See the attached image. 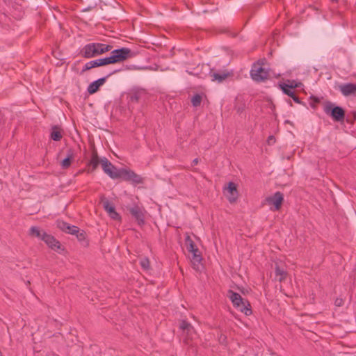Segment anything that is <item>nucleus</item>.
I'll list each match as a JSON object with an SVG mask.
<instances>
[{"label":"nucleus","mask_w":356,"mask_h":356,"mask_svg":"<svg viewBox=\"0 0 356 356\" xmlns=\"http://www.w3.org/2000/svg\"><path fill=\"white\" fill-rule=\"evenodd\" d=\"M103 171L112 179H122L134 183H140L141 177L127 168H117L106 157L100 159Z\"/></svg>","instance_id":"obj_1"},{"label":"nucleus","mask_w":356,"mask_h":356,"mask_svg":"<svg viewBox=\"0 0 356 356\" xmlns=\"http://www.w3.org/2000/svg\"><path fill=\"white\" fill-rule=\"evenodd\" d=\"M112 47L102 43H90L83 47L81 54L85 58H92L111 50Z\"/></svg>","instance_id":"obj_2"},{"label":"nucleus","mask_w":356,"mask_h":356,"mask_svg":"<svg viewBox=\"0 0 356 356\" xmlns=\"http://www.w3.org/2000/svg\"><path fill=\"white\" fill-rule=\"evenodd\" d=\"M131 51L128 48H120L113 50L111 56L106 58H101V63L102 65L108 64H113L122 62L131 56Z\"/></svg>","instance_id":"obj_3"},{"label":"nucleus","mask_w":356,"mask_h":356,"mask_svg":"<svg viewBox=\"0 0 356 356\" xmlns=\"http://www.w3.org/2000/svg\"><path fill=\"white\" fill-rule=\"evenodd\" d=\"M227 296L236 309H239L241 312H248L251 310L250 304L247 303L240 294L232 291H229Z\"/></svg>","instance_id":"obj_4"},{"label":"nucleus","mask_w":356,"mask_h":356,"mask_svg":"<svg viewBox=\"0 0 356 356\" xmlns=\"http://www.w3.org/2000/svg\"><path fill=\"white\" fill-rule=\"evenodd\" d=\"M250 75L253 80L262 81L270 76V72L265 67L254 65L250 71Z\"/></svg>","instance_id":"obj_5"},{"label":"nucleus","mask_w":356,"mask_h":356,"mask_svg":"<svg viewBox=\"0 0 356 356\" xmlns=\"http://www.w3.org/2000/svg\"><path fill=\"white\" fill-rule=\"evenodd\" d=\"M58 227L59 229L68 234L76 235L79 241L83 240L85 238V235L83 233L79 234V229L76 226L70 225L64 221H58Z\"/></svg>","instance_id":"obj_6"},{"label":"nucleus","mask_w":356,"mask_h":356,"mask_svg":"<svg viewBox=\"0 0 356 356\" xmlns=\"http://www.w3.org/2000/svg\"><path fill=\"white\" fill-rule=\"evenodd\" d=\"M325 112L337 122L342 121L345 117V113L342 108L339 106L333 107L332 104L325 106Z\"/></svg>","instance_id":"obj_7"},{"label":"nucleus","mask_w":356,"mask_h":356,"mask_svg":"<svg viewBox=\"0 0 356 356\" xmlns=\"http://www.w3.org/2000/svg\"><path fill=\"white\" fill-rule=\"evenodd\" d=\"M266 201L269 205L273 206L274 210H278L283 201V195L281 193L277 192L273 195L266 198Z\"/></svg>","instance_id":"obj_8"},{"label":"nucleus","mask_w":356,"mask_h":356,"mask_svg":"<svg viewBox=\"0 0 356 356\" xmlns=\"http://www.w3.org/2000/svg\"><path fill=\"white\" fill-rule=\"evenodd\" d=\"M41 240L51 248L54 250H58L60 248L59 242L52 236L47 234L46 232L42 233Z\"/></svg>","instance_id":"obj_9"},{"label":"nucleus","mask_w":356,"mask_h":356,"mask_svg":"<svg viewBox=\"0 0 356 356\" xmlns=\"http://www.w3.org/2000/svg\"><path fill=\"white\" fill-rule=\"evenodd\" d=\"M224 193L230 202L236 201L238 197V192L235 184L229 182L227 187L225 188Z\"/></svg>","instance_id":"obj_10"},{"label":"nucleus","mask_w":356,"mask_h":356,"mask_svg":"<svg viewBox=\"0 0 356 356\" xmlns=\"http://www.w3.org/2000/svg\"><path fill=\"white\" fill-rule=\"evenodd\" d=\"M189 258L193 266V268L200 270L201 267V261H202V256L199 251L197 250L195 252H192L190 253Z\"/></svg>","instance_id":"obj_11"},{"label":"nucleus","mask_w":356,"mask_h":356,"mask_svg":"<svg viewBox=\"0 0 356 356\" xmlns=\"http://www.w3.org/2000/svg\"><path fill=\"white\" fill-rule=\"evenodd\" d=\"M107 77H108V76L106 77L100 78L97 80L92 81L91 83H90L87 88V91L88 92V93L89 94L95 93L99 90V88L104 84Z\"/></svg>","instance_id":"obj_12"},{"label":"nucleus","mask_w":356,"mask_h":356,"mask_svg":"<svg viewBox=\"0 0 356 356\" xmlns=\"http://www.w3.org/2000/svg\"><path fill=\"white\" fill-rule=\"evenodd\" d=\"M286 276L284 265L282 262H275V279L280 282L283 281Z\"/></svg>","instance_id":"obj_13"},{"label":"nucleus","mask_w":356,"mask_h":356,"mask_svg":"<svg viewBox=\"0 0 356 356\" xmlns=\"http://www.w3.org/2000/svg\"><path fill=\"white\" fill-rule=\"evenodd\" d=\"M339 90L344 96H349L356 92V85L353 83H346L339 86Z\"/></svg>","instance_id":"obj_14"},{"label":"nucleus","mask_w":356,"mask_h":356,"mask_svg":"<svg viewBox=\"0 0 356 356\" xmlns=\"http://www.w3.org/2000/svg\"><path fill=\"white\" fill-rule=\"evenodd\" d=\"M131 213L137 220L138 224L144 222V213L143 211L138 207H134L131 209Z\"/></svg>","instance_id":"obj_15"},{"label":"nucleus","mask_w":356,"mask_h":356,"mask_svg":"<svg viewBox=\"0 0 356 356\" xmlns=\"http://www.w3.org/2000/svg\"><path fill=\"white\" fill-rule=\"evenodd\" d=\"M180 328L182 330L183 335L186 337V338L193 332V327L191 326L189 323L185 321H182L180 323Z\"/></svg>","instance_id":"obj_16"},{"label":"nucleus","mask_w":356,"mask_h":356,"mask_svg":"<svg viewBox=\"0 0 356 356\" xmlns=\"http://www.w3.org/2000/svg\"><path fill=\"white\" fill-rule=\"evenodd\" d=\"M185 245L186 247V249L189 253L192 252H195L198 248L195 246V243L191 238L189 236H187L185 239Z\"/></svg>","instance_id":"obj_17"},{"label":"nucleus","mask_w":356,"mask_h":356,"mask_svg":"<svg viewBox=\"0 0 356 356\" xmlns=\"http://www.w3.org/2000/svg\"><path fill=\"white\" fill-rule=\"evenodd\" d=\"M229 76L228 73L225 72H214L211 74L212 81H217L222 82Z\"/></svg>","instance_id":"obj_18"},{"label":"nucleus","mask_w":356,"mask_h":356,"mask_svg":"<svg viewBox=\"0 0 356 356\" xmlns=\"http://www.w3.org/2000/svg\"><path fill=\"white\" fill-rule=\"evenodd\" d=\"M280 84L282 86H286L289 88H299L302 86V83L300 82H298L295 80H287L285 82L280 83Z\"/></svg>","instance_id":"obj_19"},{"label":"nucleus","mask_w":356,"mask_h":356,"mask_svg":"<svg viewBox=\"0 0 356 356\" xmlns=\"http://www.w3.org/2000/svg\"><path fill=\"white\" fill-rule=\"evenodd\" d=\"M73 153L71 151H70L68 152L67 156L65 159H64L60 163L62 168H67L70 165L71 160L73 159Z\"/></svg>","instance_id":"obj_20"},{"label":"nucleus","mask_w":356,"mask_h":356,"mask_svg":"<svg viewBox=\"0 0 356 356\" xmlns=\"http://www.w3.org/2000/svg\"><path fill=\"white\" fill-rule=\"evenodd\" d=\"M102 204L104 209L108 214L115 211V207L110 203V202L108 200L104 199L102 200Z\"/></svg>","instance_id":"obj_21"},{"label":"nucleus","mask_w":356,"mask_h":356,"mask_svg":"<svg viewBox=\"0 0 356 356\" xmlns=\"http://www.w3.org/2000/svg\"><path fill=\"white\" fill-rule=\"evenodd\" d=\"M51 138L55 141H58L62 138V134L56 127H53L51 132Z\"/></svg>","instance_id":"obj_22"},{"label":"nucleus","mask_w":356,"mask_h":356,"mask_svg":"<svg viewBox=\"0 0 356 356\" xmlns=\"http://www.w3.org/2000/svg\"><path fill=\"white\" fill-rule=\"evenodd\" d=\"M140 265L143 270H144L146 272H148L150 269L149 261L147 257H143L140 259Z\"/></svg>","instance_id":"obj_23"},{"label":"nucleus","mask_w":356,"mask_h":356,"mask_svg":"<svg viewBox=\"0 0 356 356\" xmlns=\"http://www.w3.org/2000/svg\"><path fill=\"white\" fill-rule=\"evenodd\" d=\"M42 233L43 232H42L38 227H32L30 229V234L32 236L37 237L39 239H41Z\"/></svg>","instance_id":"obj_24"},{"label":"nucleus","mask_w":356,"mask_h":356,"mask_svg":"<svg viewBox=\"0 0 356 356\" xmlns=\"http://www.w3.org/2000/svg\"><path fill=\"white\" fill-rule=\"evenodd\" d=\"M279 87L285 95H286L291 97L292 96H293V95L295 94L293 90V88H289L286 87V86H282L281 84H279Z\"/></svg>","instance_id":"obj_25"},{"label":"nucleus","mask_w":356,"mask_h":356,"mask_svg":"<svg viewBox=\"0 0 356 356\" xmlns=\"http://www.w3.org/2000/svg\"><path fill=\"white\" fill-rule=\"evenodd\" d=\"M201 100H202V98H201L200 95H196L193 97V98L191 99V103L194 106H197L200 104Z\"/></svg>","instance_id":"obj_26"},{"label":"nucleus","mask_w":356,"mask_h":356,"mask_svg":"<svg viewBox=\"0 0 356 356\" xmlns=\"http://www.w3.org/2000/svg\"><path fill=\"white\" fill-rule=\"evenodd\" d=\"M99 163H100V159H99L97 156H94L90 161V164L92 165V168L95 169Z\"/></svg>","instance_id":"obj_27"},{"label":"nucleus","mask_w":356,"mask_h":356,"mask_svg":"<svg viewBox=\"0 0 356 356\" xmlns=\"http://www.w3.org/2000/svg\"><path fill=\"white\" fill-rule=\"evenodd\" d=\"M100 62H101V58L96 59V60L90 61V65H91L90 66H93V67L103 66L102 63H101Z\"/></svg>","instance_id":"obj_28"},{"label":"nucleus","mask_w":356,"mask_h":356,"mask_svg":"<svg viewBox=\"0 0 356 356\" xmlns=\"http://www.w3.org/2000/svg\"><path fill=\"white\" fill-rule=\"evenodd\" d=\"M108 215L111 218L114 220H118L120 218L119 214L115 211H114L113 212L111 213Z\"/></svg>","instance_id":"obj_29"},{"label":"nucleus","mask_w":356,"mask_h":356,"mask_svg":"<svg viewBox=\"0 0 356 356\" xmlns=\"http://www.w3.org/2000/svg\"><path fill=\"white\" fill-rule=\"evenodd\" d=\"M275 139L273 136H270L268 138L267 143H268V145L273 144L275 143Z\"/></svg>","instance_id":"obj_30"},{"label":"nucleus","mask_w":356,"mask_h":356,"mask_svg":"<svg viewBox=\"0 0 356 356\" xmlns=\"http://www.w3.org/2000/svg\"><path fill=\"white\" fill-rule=\"evenodd\" d=\"M343 304V300L341 298H337L334 301V305L337 307H340Z\"/></svg>","instance_id":"obj_31"},{"label":"nucleus","mask_w":356,"mask_h":356,"mask_svg":"<svg viewBox=\"0 0 356 356\" xmlns=\"http://www.w3.org/2000/svg\"><path fill=\"white\" fill-rule=\"evenodd\" d=\"M90 61L88 62L87 63H86L84 67H83V70H90V69H92L93 68V66H90L91 65H90Z\"/></svg>","instance_id":"obj_32"},{"label":"nucleus","mask_w":356,"mask_h":356,"mask_svg":"<svg viewBox=\"0 0 356 356\" xmlns=\"http://www.w3.org/2000/svg\"><path fill=\"white\" fill-rule=\"evenodd\" d=\"M291 98L293 99V101H294L295 102L298 103V104H300V99H298V97H296V96L295 95V94L293 95V96H292V97H291Z\"/></svg>","instance_id":"obj_33"},{"label":"nucleus","mask_w":356,"mask_h":356,"mask_svg":"<svg viewBox=\"0 0 356 356\" xmlns=\"http://www.w3.org/2000/svg\"><path fill=\"white\" fill-rule=\"evenodd\" d=\"M198 163V159H195L193 161H192V165H197Z\"/></svg>","instance_id":"obj_34"},{"label":"nucleus","mask_w":356,"mask_h":356,"mask_svg":"<svg viewBox=\"0 0 356 356\" xmlns=\"http://www.w3.org/2000/svg\"><path fill=\"white\" fill-rule=\"evenodd\" d=\"M132 99H135L136 100H137V97L136 96L132 97Z\"/></svg>","instance_id":"obj_35"},{"label":"nucleus","mask_w":356,"mask_h":356,"mask_svg":"<svg viewBox=\"0 0 356 356\" xmlns=\"http://www.w3.org/2000/svg\"><path fill=\"white\" fill-rule=\"evenodd\" d=\"M0 356H2L1 353H0Z\"/></svg>","instance_id":"obj_36"}]
</instances>
